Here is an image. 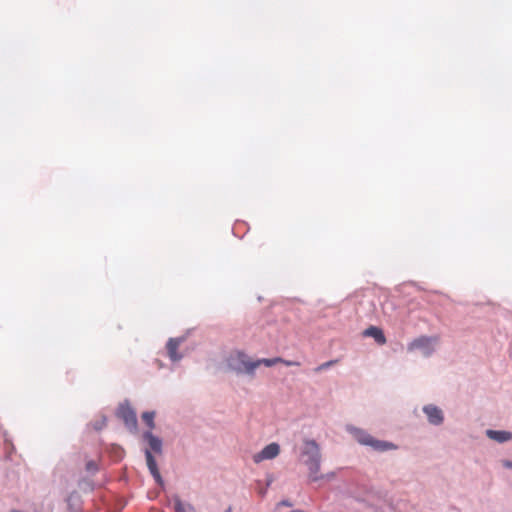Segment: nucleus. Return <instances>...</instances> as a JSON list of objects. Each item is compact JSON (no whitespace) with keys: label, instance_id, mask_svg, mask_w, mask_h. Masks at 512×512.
Listing matches in <instances>:
<instances>
[{"label":"nucleus","instance_id":"1","mask_svg":"<svg viewBox=\"0 0 512 512\" xmlns=\"http://www.w3.org/2000/svg\"><path fill=\"white\" fill-rule=\"evenodd\" d=\"M302 463L307 467L310 481L317 482L324 478L320 473L321 468V449L314 439H305L300 451Z\"/></svg>","mask_w":512,"mask_h":512},{"label":"nucleus","instance_id":"2","mask_svg":"<svg viewBox=\"0 0 512 512\" xmlns=\"http://www.w3.org/2000/svg\"><path fill=\"white\" fill-rule=\"evenodd\" d=\"M143 440L148 444L149 448L144 450L147 468L154 481L160 487H164V479L159 471L156 459L152 452L161 455L163 453V441L159 436L154 435L151 431H144Z\"/></svg>","mask_w":512,"mask_h":512},{"label":"nucleus","instance_id":"3","mask_svg":"<svg viewBox=\"0 0 512 512\" xmlns=\"http://www.w3.org/2000/svg\"><path fill=\"white\" fill-rule=\"evenodd\" d=\"M345 430L353 436V438L362 446H369L374 451L386 452L391 450H397L398 446L393 442L386 440H379L370 435L366 430L348 424Z\"/></svg>","mask_w":512,"mask_h":512},{"label":"nucleus","instance_id":"4","mask_svg":"<svg viewBox=\"0 0 512 512\" xmlns=\"http://www.w3.org/2000/svg\"><path fill=\"white\" fill-rule=\"evenodd\" d=\"M227 368L237 375H248L254 377L253 360L240 350L231 352L226 358Z\"/></svg>","mask_w":512,"mask_h":512},{"label":"nucleus","instance_id":"5","mask_svg":"<svg viewBox=\"0 0 512 512\" xmlns=\"http://www.w3.org/2000/svg\"><path fill=\"white\" fill-rule=\"evenodd\" d=\"M438 342L436 336H420L407 345L409 352L419 350L425 357H430L435 351V344Z\"/></svg>","mask_w":512,"mask_h":512},{"label":"nucleus","instance_id":"6","mask_svg":"<svg viewBox=\"0 0 512 512\" xmlns=\"http://www.w3.org/2000/svg\"><path fill=\"white\" fill-rule=\"evenodd\" d=\"M116 415L119 419H121L125 426L130 431H136L138 426L137 416L135 410L131 407L128 400L120 403Z\"/></svg>","mask_w":512,"mask_h":512},{"label":"nucleus","instance_id":"7","mask_svg":"<svg viewBox=\"0 0 512 512\" xmlns=\"http://www.w3.org/2000/svg\"><path fill=\"white\" fill-rule=\"evenodd\" d=\"M186 340L185 336L169 338L166 343V350L169 359L172 362H179L184 355L178 351L180 345Z\"/></svg>","mask_w":512,"mask_h":512},{"label":"nucleus","instance_id":"8","mask_svg":"<svg viewBox=\"0 0 512 512\" xmlns=\"http://www.w3.org/2000/svg\"><path fill=\"white\" fill-rule=\"evenodd\" d=\"M428 422L434 426H440L444 422L443 411L434 404H427L422 408Z\"/></svg>","mask_w":512,"mask_h":512},{"label":"nucleus","instance_id":"9","mask_svg":"<svg viewBox=\"0 0 512 512\" xmlns=\"http://www.w3.org/2000/svg\"><path fill=\"white\" fill-rule=\"evenodd\" d=\"M280 453V446L276 442L266 445L260 452L254 454L253 461L260 463L263 460H271L277 457Z\"/></svg>","mask_w":512,"mask_h":512},{"label":"nucleus","instance_id":"10","mask_svg":"<svg viewBox=\"0 0 512 512\" xmlns=\"http://www.w3.org/2000/svg\"><path fill=\"white\" fill-rule=\"evenodd\" d=\"M486 436L498 443H505L512 440V432L506 430H486Z\"/></svg>","mask_w":512,"mask_h":512},{"label":"nucleus","instance_id":"11","mask_svg":"<svg viewBox=\"0 0 512 512\" xmlns=\"http://www.w3.org/2000/svg\"><path fill=\"white\" fill-rule=\"evenodd\" d=\"M363 336L372 337L379 345H384L386 343V337L383 333V330L377 326H370L366 328L363 331Z\"/></svg>","mask_w":512,"mask_h":512},{"label":"nucleus","instance_id":"12","mask_svg":"<svg viewBox=\"0 0 512 512\" xmlns=\"http://www.w3.org/2000/svg\"><path fill=\"white\" fill-rule=\"evenodd\" d=\"M175 512H194V507L189 503H184L178 495L173 497Z\"/></svg>","mask_w":512,"mask_h":512},{"label":"nucleus","instance_id":"13","mask_svg":"<svg viewBox=\"0 0 512 512\" xmlns=\"http://www.w3.org/2000/svg\"><path fill=\"white\" fill-rule=\"evenodd\" d=\"M280 361H283V358L275 357V358L257 359V360H253L252 367H254V371H255L260 365H265L266 367H272V366L276 365L277 363H280Z\"/></svg>","mask_w":512,"mask_h":512},{"label":"nucleus","instance_id":"14","mask_svg":"<svg viewBox=\"0 0 512 512\" xmlns=\"http://www.w3.org/2000/svg\"><path fill=\"white\" fill-rule=\"evenodd\" d=\"M155 415H156L155 411H145L141 415L142 420L149 428L148 431L152 432V430L155 428V422H154Z\"/></svg>","mask_w":512,"mask_h":512},{"label":"nucleus","instance_id":"15","mask_svg":"<svg viewBox=\"0 0 512 512\" xmlns=\"http://www.w3.org/2000/svg\"><path fill=\"white\" fill-rule=\"evenodd\" d=\"M335 363H336V360H330V361L324 362L315 368V372H321L323 370H326V369L330 368Z\"/></svg>","mask_w":512,"mask_h":512},{"label":"nucleus","instance_id":"16","mask_svg":"<svg viewBox=\"0 0 512 512\" xmlns=\"http://www.w3.org/2000/svg\"><path fill=\"white\" fill-rule=\"evenodd\" d=\"M85 468H86V471H88V472H90L92 474H94V473H96L98 471V466H97L96 462L93 461V460L88 461L86 463V467Z\"/></svg>","mask_w":512,"mask_h":512},{"label":"nucleus","instance_id":"17","mask_svg":"<svg viewBox=\"0 0 512 512\" xmlns=\"http://www.w3.org/2000/svg\"><path fill=\"white\" fill-rule=\"evenodd\" d=\"M105 425H106V417H103L101 420L96 421L93 424V428L97 431H100L105 427Z\"/></svg>","mask_w":512,"mask_h":512},{"label":"nucleus","instance_id":"18","mask_svg":"<svg viewBox=\"0 0 512 512\" xmlns=\"http://www.w3.org/2000/svg\"><path fill=\"white\" fill-rule=\"evenodd\" d=\"M280 506L292 507L293 503L288 499H283L279 502Z\"/></svg>","mask_w":512,"mask_h":512},{"label":"nucleus","instance_id":"19","mask_svg":"<svg viewBox=\"0 0 512 512\" xmlns=\"http://www.w3.org/2000/svg\"><path fill=\"white\" fill-rule=\"evenodd\" d=\"M280 363H283V364H285L286 366L299 365V363H298V362H295V361H289V360H285V359H283V361H280Z\"/></svg>","mask_w":512,"mask_h":512},{"label":"nucleus","instance_id":"20","mask_svg":"<svg viewBox=\"0 0 512 512\" xmlns=\"http://www.w3.org/2000/svg\"><path fill=\"white\" fill-rule=\"evenodd\" d=\"M503 466L508 469H512V461L511 460H505L503 461Z\"/></svg>","mask_w":512,"mask_h":512},{"label":"nucleus","instance_id":"21","mask_svg":"<svg viewBox=\"0 0 512 512\" xmlns=\"http://www.w3.org/2000/svg\"><path fill=\"white\" fill-rule=\"evenodd\" d=\"M334 476H335V473H334V472H330V473H327L326 475H324V478H323V479L330 480V479H332Z\"/></svg>","mask_w":512,"mask_h":512},{"label":"nucleus","instance_id":"22","mask_svg":"<svg viewBox=\"0 0 512 512\" xmlns=\"http://www.w3.org/2000/svg\"><path fill=\"white\" fill-rule=\"evenodd\" d=\"M272 482H273V479H272V478H269V479L267 480L266 486H267V487H269V486L272 484Z\"/></svg>","mask_w":512,"mask_h":512},{"label":"nucleus","instance_id":"23","mask_svg":"<svg viewBox=\"0 0 512 512\" xmlns=\"http://www.w3.org/2000/svg\"><path fill=\"white\" fill-rule=\"evenodd\" d=\"M225 512H232L231 507H229Z\"/></svg>","mask_w":512,"mask_h":512}]
</instances>
